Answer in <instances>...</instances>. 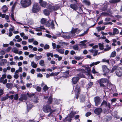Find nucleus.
I'll list each match as a JSON object with an SVG mask.
<instances>
[{"label":"nucleus","mask_w":122,"mask_h":122,"mask_svg":"<svg viewBox=\"0 0 122 122\" xmlns=\"http://www.w3.org/2000/svg\"><path fill=\"white\" fill-rule=\"evenodd\" d=\"M94 99L95 105L98 106L101 103L100 98L99 97H96L94 98Z\"/></svg>","instance_id":"obj_11"},{"label":"nucleus","mask_w":122,"mask_h":122,"mask_svg":"<svg viewBox=\"0 0 122 122\" xmlns=\"http://www.w3.org/2000/svg\"><path fill=\"white\" fill-rule=\"evenodd\" d=\"M109 4V3L107 1H105L104 5H102V8L101 9V10L103 11H105L106 10L107 7V5Z\"/></svg>","instance_id":"obj_17"},{"label":"nucleus","mask_w":122,"mask_h":122,"mask_svg":"<svg viewBox=\"0 0 122 122\" xmlns=\"http://www.w3.org/2000/svg\"><path fill=\"white\" fill-rule=\"evenodd\" d=\"M7 61L5 59H3L1 60L0 61L1 63H0V65L2 66L4 64L7 62Z\"/></svg>","instance_id":"obj_32"},{"label":"nucleus","mask_w":122,"mask_h":122,"mask_svg":"<svg viewBox=\"0 0 122 122\" xmlns=\"http://www.w3.org/2000/svg\"><path fill=\"white\" fill-rule=\"evenodd\" d=\"M39 64L42 66H43L45 65L44 61L43 60H41L39 63Z\"/></svg>","instance_id":"obj_38"},{"label":"nucleus","mask_w":122,"mask_h":122,"mask_svg":"<svg viewBox=\"0 0 122 122\" xmlns=\"http://www.w3.org/2000/svg\"><path fill=\"white\" fill-rule=\"evenodd\" d=\"M63 37L65 38L70 39L71 38L70 36L68 35H64L63 36Z\"/></svg>","instance_id":"obj_50"},{"label":"nucleus","mask_w":122,"mask_h":122,"mask_svg":"<svg viewBox=\"0 0 122 122\" xmlns=\"http://www.w3.org/2000/svg\"><path fill=\"white\" fill-rule=\"evenodd\" d=\"M34 29L35 30L37 31H41L42 30V29H44V28L42 26H41L39 27H37L36 28H34Z\"/></svg>","instance_id":"obj_25"},{"label":"nucleus","mask_w":122,"mask_h":122,"mask_svg":"<svg viewBox=\"0 0 122 122\" xmlns=\"http://www.w3.org/2000/svg\"><path fill=\"white\" fill-rule=\"evenodd\" d=\"M36 90L39 92H40L41 90V87L39 86H37L36 88Z\"/></svg>","instance_id":"obj_64"},{"label":"nucleus","mask_w":122,"mask_h":122,"mask_svg":"<svg viewBox=\"0 0 122 122\" xmlns=\"http://www.w3.org/2000/svg\"><path fill=\"white\" fill-rule=\"evenodd\" d=\"M85 71L86 72V74L89 76L90 75L91 76L92 79L93 78V76L91 75L90 73V69H85Z\"/></svg>","instance_id":"obj_19"},{"label":"nucleus","mask_w":122,"mask_h":122,"mask_svg":"<svg viewBox=\"0 0 122 122\" xmlns=\"http://www.w3.org/2000/svg\"><path fill=\"white\" fill-rule=\"evenodd\" d=\"M119 32L117 28H114L113 29V33L114 35L116 34H118Z\"/></svg>","instance_id":"obj_26"},{"label":"nucleus","mask_w":122,"mask_h":122,"mask_svg":"<svg viewBox=\"0 0 122 122\" xmlns=\"http://www.w3.org/2000/svg\"><path fill=\"white\" fill-rule=\"evenodd\" d=\"M74 29L76 33V34H78L81 31L80 30H78V29L76 28Z\"/></svg>","instance_id":"obj_58"},{"label":"nucleus","mask_w":122,"mask_h":122,"mask_svg":"<svg viewBox=\"0 0 122 122\" xmlns=\"http://www.w3.org/2000/svg\"><path fill=\"white\" fill-rule=\"evenodd\" d=\"M103 106H104L105 107H107L109 108H110L111 107L110 103L107 102L105 100H103L102 102L101 105V107H102Z\"/></svg>","instance_id":"obj_7"},{"label":"nucleus","mask_w":122,"mask_h":122,"mask_svg":"<svg viewBox=\"0 0 122 122\" xmlns=\"http://www.w3.org/2000/svg\"><path fill=\"white\" fill-rule=\"evenodd\" d=\"M26 96L25 95H21V97L19 99V100L22 101L23 100H26L27 99Z\"/></svg>","instance_id":"obj_20"},{"label":"nucleus","mask_w":122,"mask_h":122,"mask_svg":"<svg viewBox=\"0 0 122 122\" xmlns=\"http://www.w3.org/2000/svg\"><path fill=\"white\" fill-rule=\"evenodd\" d=\"M31 66L33 68H36L37 66V65L35 63L34 61L31 62Z\"/></svg>","instance_id":"obj_30"},{"label":"nucleus","mask_w":122,"mask_h":122,"mask_svg":"<svg viewBox=\"0 0 122 122\" xmlns=\"http://www.w3.org/2000/svg\"><path fill=\"white\" fill-rule=\"evenodd\" d=\"M8 94H7L6 96L3 97L1 98V100L2 101H4L7 99L8 98Z\"/></svg>","instance_id":"obj_35"},{"label":"nucleus","mask_w":122,"mask_h":122,"mask_svg":"<svg viewBox=\"0 0 122 122\" xmlns=\"http://www.w3.org/2000/svg\"><path fill=\"white\" fill-rule=\"evenodd\" d=\"M47 102L49 104H51V103L52 102V99L51 97H50L49 98Z\"/></svg>","instance_id":"obj_49"},{"label":"nucleus","mask_w":122,"mask_h":122,"mask_svg":"<svg viewBox=\"0 0 122 122\" xmlns=\"http://www.w3.org/2000/svg\"><path fill=\"white\" fill-rule=\"evenodd\" d=\"M105 26H104L102 27H98L97 28L98 31L99 32L102 30H103L105 29Z\"/></svg>","instance_id":"obj_27"},{"label":"nucleus","mask_w":122,"mask_h":122,"mask_svg":"<svg viewBox=\"0 0 122 122\" xmlns=\"http://www.w3.org/2000/svg\"><path fill=\"white\" fill-rule=\"evenodd\" d=\"M59 73V72H55V73H52L50 74V75L51 76H56L58 75Z\"/></svg>","instance_id":"obj_42"},{"label":"nucleus","mask_w":122,"mask_h":122,"mask_svg":"<svg viewBox=\"0 0 122 122\" xmlns=\"http://www.w3.org/2000/svg\"><path fill=\"white\" fill-rule=\"evenodd\" d=\"M17 4V2H15L13 5L12 7V10L13 11L15 9V7L16 6V5Z\"/></svg>","instance_id":"obj_52"},{"label":"nucleus","mask_w":122,"mask_h":122,"mask_svg":"<svg viewBox=\"0 0 122 122\" xmlns=\"http://www.w3.org/2000/svg\"><path fill=\"white\" fill-rule=\"evenodd\" d=\"M12 48L11 46H9L8 47L6 50L5 51L7 52H9Z\"/></svg>","instance_id":"obj_61"},{"label":"nucleus","mask_w":122,"mask_h":122,"mask_svg":"<svg viewBox=\"0 0 122 122\" xmlns=\"http://www.w3.org/2000/svg\"><path fill=\"white\" fill-rule=\"evenodd\" d=\"M102 62H106L108 64H109V59H102Z\"/></svg>","instance_id":"obj_40"},{"label":"nucleus","mask_w":122,"mask_h":122,"mask_svg":"<svg viewBox=\"0 0 122 122\" xmlns=\"http://www.w3.org/2000/svg\"><path fill=\"white\" fill-rule=\"evenodd\" d=\"M120 0H110L109 2L111 3H115L120 1Z\"/></svg>","instance_id":"obj_33"},{"label":"nucleus","mask_w":122,"mask_h":122,"mask_svg":"<svg viewBox=\"0 0 122 122\" xmlns=\"http://www.w3.org/2000/svg\"><path fill=\"white\" fill-rule=\"evenodd\" d=\"M115 69H112L111 71H110L109 69H103V71L104 73L103 74L104 75L106 76L109 73L111 72H113L114 71Z\"/></svg>","instance_id":"obj_10"},{"label":"nucleus","mask_w":122,"mask_h":122,"mask_svg":"<svg viewBox=\"0 0 122 122\" xmlns=\"http://www.w3.org/2000/svg\"><path fill=\"white\" fill-rule=\"evenodd\" d=\"M89 51L90 52L93 54V55L94 56H96L98 54V51L97 50L92 49Z\"/></svg>","instance_id":"obj_14"},{"label":"nucleus","mask_w":122,"mask_h":122,"mask_svg":"<svg viewBox=\"0 0 122 122\" xmlns=\"http://www.w3.org/2000/svg\"><path fill=\"white\" fill-rule=\"evenodd\" d=\"M75 87L74 91L77 93L76 98V99H78V95L80 91V86L79 85H77Z\"/></svg>","instance_id":"obj_9"},{"label":"nucleus","mask_w":122,"mask_h":122,"mask_svg":"<svg viewBox=\"0 0 122 122\" xmlns=\"http://www.w3.org/2000/svg\"><path fill=\"white\" fill-rule=\"evenodd\" d=\"M50 9H49V10H48L47 9H45L44 10V13L45 15H47L49 14V12H51L50 10Z\"/></svg>","instance_id":"obj_34"},{"label":"nucleus","mask_w":122,"mask_h":122,"mask_svg":"<svg viewBox=\"0 0 122 122\" xmlns=\"http://www.w3.org/2000/svg\"><path fill=\"white\" fill-rule=\"evenodd\" d=\"M79 79L78 77H73L72 79V83L74 84H76Z\"/></svg>","instance_id":"obj_18"},{"label":"nucleus","mask_w":122,"mask_h":122,"mask_svg":"<svg viewBox=\"0 0 122 122\" xmlns=\"http://www.w3.org/2000/svg\"><path fill=\"white\" fill-rule=\"evenodd\" d=\"M11 51L14 53L18 54V52L19 51L16 48L14 47L12 49Z\"/></svg>","instance_id":"obj_28"},{"label":"nucleus","mask_w":122,"mask_h":122,"mask_svg":"<svg viewBox=\"0 0 122 122\" xmlns=\"http://www.w3.org/2000/svg\"><path fill=\"white\" fill-rule=\"evenodd\" d=\"M93 83L92 82H90L88 83L87 85V86L89 88L91 87L93 85Z\"/></svg>","instance_id":"obj_55"},{"label":"nucleus","mask_w":122,"mask_h":122,"mask_svg":"<svg viewBox=\"0 0 122 122\" xmlns=\"http://www.w3.org/2000/svg\"><path fill=\"white\" fill-rule=\"evenodd\" d=\"M56 51L61 54H63L64 53V49H56Z\"/></svg>","instance_id":"obj_24"},{"label":"nucleus","mask_w":122,"mask_h":122,"mask_svg":"<svg viewBox=\"0 0 122 122\" xmlns=\"http://www.w3.org/2000/svg\"><path fill=\"white\" fill-rule=\"evenodd\" d=\"M5 19L6 20V21L7 22H10V21L9 20V17L8 15H6L5 17Z\"/></svg>","instance_id":"obj_54"},{"label":"nucleus","mask_w":122,"mask_h":122,"mask_svg":"<svg viewBox=\"0 0 122 122\" xmlns=\"http://www.w3.org/2000/svg\"><path fill=\"white\" fill-rule=\"evenodd\" d=\"M11 26L12 27V28H10L9 29V31L10 32H11L13 31L14 30V27L12 26L11 25Z\"/></svg>","instance_id":"obj_60"},{"label":"nucleus","mask_w":122,"mask_h":122,"mask_svg":"<svg viewBox=\"0 0 122 122\" xmlns=\"http://www.w3.org/2000/svg\"><path fill=\"white\" fill-rule=\"evenodd\" d=\"M111 49V46L109 47H107L106 48H105L104 49V51H108L109 50H110Z\"/></svg>","instance_id":"obj_57"},{"label":"nucleus","mask_w":122,"mask_h":122,"mask_svg":"<svg viewBox=\"0 0 122 122\" xmlns=\"http://www.w3.org/2000/svg\"><path fill=\"white\" fill-rule=\"evenodd\" d=\"M88 30H89V29L88 28L87 30L86 31H85L84 33L82 34H81L80 35V36H84V35H85V34H86L87 33V32L88 31Z\"/></svg>","instance_id":"obj_51"},{"label":"nucleus","mask_w":122,"mask_h":122,"mask_svg":"<svg viewBox=\"0 0 122 122\" xmlns=\"http://www.w3.org/2000/svg\"><path fill=\"white\" fill-rule=\"evenodd\" d=\"M46 20L44 18H42L41 20V24H44L46 23Z\"/></svg>","instance_id":"obj_36"},{"label":"nucleus","mask_w":122,"mask_h":122,"mask_svg":"<svg viewBox=\"0 0 122 122\" xmlns=\"http://www.w3.org/2000/svg\"><path fill=\"white\" fill-rule=\"evenodd\" d=\"M73 49L75 50H77L78 49V46L77 45H76L73 47Z\"/></svg>","instance_id":"obj_45"},{"label":"nucleus","mask_w":122,"mask_h":122,"mask_svg":"<svg viewBox=\"0 0 122 122\" xmlns=\"http://www.w3.org/2000/svg\"><path fill=\"white\" fill-rule=\"evenodd\" d=\"M116 73L117 75L119 77L122 76V69H116Z\"/></svg>","instance_id":"obj_16"},{"label":"nucleus","mask_w":122,"mask_h":122,"mask_svg":"<svg viewBox=\"0 0 122 122\" xmlns=\"http://www.w3.org/2000/svg\"><path fill=\"white\" fill-rule=\"evenodd\" d=\"M22 71V69H19L15 71V73L17 74L19 72H21Z\"/></svg>","instance_id":"obj_59"},{"label":"nucleus","mask_w":122,"mask_h":122,"mask_svg":"<svg viewBox=\"0 0 122 122\" xmlns=\"http://www.w3.org/2000/svg\"><path fill=\"white\" fill-rule=\"evenodd\" d=\"M76 112L72 111L69 115H68L69 117L73 118L74 115L76 114Z\"/></svg>","instance_id":"obj_23"},{"label":"nucleus","mask_w":122,"mask_h":122,"mask_svg":"<svg viewBox=\"0 0 122 122\" xmlns=\"http://www.w3.org/2000/svg\"><path fill=\"white\" fill-rule=\"evenodd\" d=\"M102 111V109L100 108H98L95 109L94 112L95 114L98 115L100 114Z\"/></svg>","instance_id":"obj_15"},{"label":"nucleus","mask_w":122,"mask_h":122,"mask_svg":"<svg viewBox=\"0 0 122 122\" xmlns=\"http://www.w3.org/2000/svg\"><path fill=\"white\" fill-rule=\"evenodd\" d=\"M70 7L71 8L75 10L78 9L77 6L75 4H71L70 5Z\"/></svg>","instance_id":"obj_22"},{"label":"nucleus","mask_w":122,"mask_h":122,"mask_svg":"<svg viewBox=\"0 0 122 122\" xmlns=\"http://www.w3.org/2000/svg\"><path fill=\"white\" fill-rule=\"evenodd\" d=\"M50 46L49 45L47 44L45 45L44 46V48L45 49L47 50L49 49V48Z\"/></svg>","instance_id":"obj_46"},{"label":"nucleus","mask_w":122,"mask_h":122,"mask_svg":"<svg viewBox=\"0 0 122 122\" xmlns=\"http://www.w3.org/2000/svg\"><path fill=\"white\" fill-rule=\"evenodd\" d=\"M31 3V0H21L20 2L21 5L24 8L29 6Z\"/></svg>","instance_id":"obj_1"},{"label":"nucleus","mask_w":122,"mask_h":122,"mask_svg":"<svg viewBox=\"0 0 122 122\" xmlns=\"http://www.w3.org/2000/svg\"><path fill=\"white\" fill-rule=\"evenodd\" d=\"M40 10V7L38 3H35L33 5L32 11L33 12L37 13Z\"/></svg>","instance_id":"obj_2"},{"label":"nucleus","mask_w":122,"mask_h":122,"mask_svg":"<svg viewBox=\"0 0 122 122\" xmlns=\"http://www.w3.org/2000/svg\"><path fill=\"white\" fill-rule=\"evenodd\" d=\"M73 71H67L65 72H62L64 75L63 77H67L71 76L73 74Z\"/></svg>","instance_id":"obj_4"},{"label":"nucleus","mask_w":122,"mask_h":122,"mask_svg":"<svg viewBox=\"0 0 122 122\" xmlns=\"http://www.w3.org/2000/svg\"><path fill=\"white\" fill-rule=\"evenodd\" d=\"M116 55V53L115 51L112 52L111 54V57H115Z\"/></svg>","instance_id":"obj_47"},{"label":"nucleus","mask_w":122,"mask_h":122,"mask_svg":"<svg viewBox=\"0 0 122 122\" xmlns=\"http://www.w3.org/2000/svg\"><path fill=\"white\" fill-rule=\"evenodd\" d=\"M83 2L86 4L88 5H90L91 4L90 2L87 0H84L83 1Z\"/></svg>","instance_id":"obj_41"},{"label":"nucleus","mask_w":122,"mask_h":122,"mask_svg":"<svg viewBox=\"0 0 122 122\" xmlns=\"http://www.w3.org/2000/svg\"><path fill=\"white\" fill-rule=\"evenodd\" d=\"M113 86V85L109 83L107 85V88L109 89H112V86Z\"/></svg>","instance_id":"obj_44"},{"label":"nucleus","mask_w":122,"mask_h":122,"mask_svg":"<svg viewBox=\"0 0 122 122\" xmlns=\"http://www.w3.org/2000/svg\"><path fill=\"white\" fill-rule=\"evenodd\" d=\"M49 88V87H48L46 85L44 86L43 87V89L44 92H46Z\"/></svg>","instance_id":"obj_43"},{"label":"nucleus","mask_w":122,"mask_h":122,"mask_svg":"<svg viewBox=\"0 0 122 122\" xmlns=\"http://www.w3.org/2000/svg\"><path fill=\"white\" fill-rule=\"evenodd\" d=\"M43 109L44 112L45 113H48L52 110L51 107L48 105L44 106L43 107Z\"/></svg>","instance_id":"obj_5"},{"label":"nucleus","mask_w":122,"mask_h":122,"mask_svg":"<svg viewBox=\"0 0 122 122\" xmlns=\"http://www.w3.org/2000/svg\"><path fill=\"white\" fill-rule=\"evenodd\" d=\"M3 11L4 13H5L8 10V8L6 6V5L3 6L2 8Z\"/></svg>","instance_id":"obj_29"},{"label":"nucleus","mask_w":122,"mask_h":122,"mask_svg":"<svg viewBox=\"0 0 122 122\" xmlns=\"http://www.w3.org/2000/svg\"><path fill=\"white\" fill-rule=\"evenodd\" d=\"M5 50H2L0 52V53L1 55H4L5 54Z\"/></svg>","instance_id":"obj_48"},{"label":"nucleus","mask_w":122,"mask_h":122,"mask_svg":"<svg viewBox=\"0 0 122 122\" xmlns=\"http://www.w3.org/2000/svg\"><path fill=\"white\" fill-rule=\"evenodd\" d=\"M85 96L84 95H81L80 97V101L82 102H84L85 100Z\"/></svg>","instance_id":"obj_21"},{"label":"nucleus","mask_w":122,"mask_h":122,"mask_svg":"<svg viewBox=\"0 0 122 122\" xmlns=\"http://www.w3.org/2000/svg\"><path fill=\"white\" fill-rule=\"evenodd\" d=\"M91 114L92 113L91 112H88L86 114V117H88V116L91 115Z\"/></svg>","instance_id":"obj_62"},{"label":"nucleus","mask_w":122,"mask_h":122,"mask_svg":"<svg viewBox=\"0 0 122 122\" xmlns=\"http://www.w3.org/2000/svg\"><path fill=\"white\" fill-rule=\"evenodd\" d=\"M99 48L101 50H103L104 49V46L103 44L99 43L98 44Z\"/></svg>","instance_id":"obj_37"},{"label":"nucleus","mask_w":122,"mask_h":122,"mask_svg":"<svg viewBox=\"0 0 122 122\" xmlns=\"http://www.w3.org/2000/svg\"><path fill=\"white\" fill-rule=\"evenodd\" d=\"M42 57V56H36L35 57V59H36L38 61Z\"/></svg>","instance_id":"obj_53"},{"label":"nucleus","mask_w":122,"mask_h":122,"mask_svg":"<svg viewBox=\"0 0 122 122\" xmlns=\"http://www.w3.org/2000/svg\"><path fill=\"white\" fill-rule=\"evenodd\" d=\"M107 81V79L106 78H104L101 79L100 80L99 83L100 86L102 87H104L105 88V86L103 84V83H106Z\"/></svg>","instance_id":"obj_6"},{"label":"nucleus","mask_w":122,"mask_h":122,"mask_svg":"<svg viewBox=\"0 0 122 122\" xmlns=\"http://www.w3.org/2000/svg\"><path fill=\"white\" fill-rule=\"evenodd\" d=\"M39 3L41 6L45 7L47 5V3L44 1H43V0H39Z\"/></svg>","instance_id":"obj_13"},{"label":"nucleus","mask_w":122,"mask_h":122,"mask_svg":"<svg viewBox=\"0 0 122 122\" xmlns=\"http://www.w3.org/2000/svg\"><path fill=\"white\" fill-rule=\"evenodd\" d=\"M70 33L71 34V36H75V33H76V32L73 27L72 28V30L71 31Z\"/></svg>","instance_id":"obj_31"},{"label":"nucleus","mask_w":122,"mask_h":122,"mask_svg":"<svg viewBox=\"0 0 122 122\" xmlns=\"http://www.w3.org/2000/svg\"><path fill=\"white\" fill-rule=\"evenodd\" d=\"M87 41V40H85L83 41H80V44H78L80 47L81 48H85L86 47V44L85 43Z\"/></svg>","instance_id":"obj_8"},{"label":"nucleus","mask_w":122,"mask_h":122,"mask_svg":"<svg viewBox=\"0 0 122 122\" xmlns=\"http://www.w3.org/2000/svg\"><path fill=\"white\" fill-rule=\"evenodd\" d=\"M46 26L49 27H51L52 29H53L54 27V24L53 23V21L52 20L51 24L49 23V21H48L46 22Z\"/></svg>","instance_id":"obj_12"},{"label":"nucleus","mask_w":122,"mask_h":122,"mask_svg":"<svg viewBox=\"0 0 122 122\" xmlns=\"http://www.w3.org/2000/svg\"><path fill=\"white\" fill-rule=\"evenodd\" d=\"M99 61H97L95 62H93L90 65V66L91 67L92 66L94 65H96L100 63Z\"/></svg>","instance_id":"obj_39"},{"label":"nucleus","mask_w":122,"mask_h":122,"mask_svg":"<svg viewBox=\"0 0 122 122\" xmlns=\"http://www.w3.org/2000/svg\"><path fill=\"white\" fill-rule=\"evenodd\" d=\"M14 99L15 100H18V94H15L14 97Z\"/></svg>","instance_id":"obj_56"},{"label":"nucleus","mask_w":122,"mask_h":122,"mask_svg":"<svg viewBox=\"0 0 122 122\" xmlns=\"http://www.w3.org/2000/svg\"><path fill=\"white\" fill-rule=\"evenodd\" d=\"M49 8L50 9L49 10L51 11L53 10L56 11L59 9L60 8V6L58 5H49Z\"/></svg>","instance_id":"obj_3"},{"label":"nucleus","mask_w":122,"mask_h":122,"mask_svg":"<svg viewBox=\"0 0 122 122\" xmlns=\"http://www.w3.org/2000/svg\"><path fill=\"white\" fill-rule=\"evenodd\" d=\"M61 46H66L68 45V44L67 43L62 42L61 43Z\"/></svg>","instance_id":"obj_63"}]
</instances>
